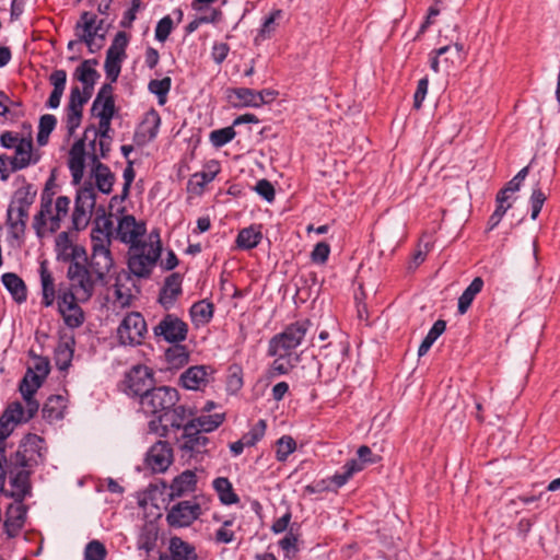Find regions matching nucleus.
Listing matches in <instances>:
<instances>
[{
	"instance_id": "obj_2",
	"label": "nucleus",
	"mask_w": 560,
	"mask_h": 560,
	"mask_svg": "<svg viewBox=\"0 0 560 560\" xmlns=\"http://www.w3.org/2000/svg\"><path fill=\"white\" fill-rule=\"evenodd\" d=\"M70 207V199L59 196L52 209L51 197H42L40 210L34 217L33 228L38 237H43L47 231L54 233L60 229V222L67 217Z\"/></svg>"
},
{
	"instance_id": "obj_61",
	"label": "nucleus",
	"mask_w": 560,
	"mask_h": 560,
	"mask_svg": "<svg viewBox=\"0 0 560 560\" xmlns=\"http://www.w3.org/2000/svg\"><path fill=\"white\" fill-rule=\"evenodd\" d=\"M161 124V117L155 109H151L147 113L145 118L142 122L143 126H149L148 129V138L150 140L154 139L159 132V127Z\"/></svg>"
},
{
	"instance_id": "obj_27",
	"label": "nucleus",
	"mask_w": 560,
	"mask_h": 560,
	"mask_svg": "<svg viewBox=\"0 0 560 560\" xmlns=\"http://www.w3.org/2000/svg\"><path fill=\"white\" fill-rule=\"evenodd\" d=\"M97 59L83 60L74 71V78L83 84V90L93 91L96 81L100 79V73L95 70Z\"/></svg>"
},
{
	"instance_id": "obj_25",
	"label": "nucleus",
	"mask_w": 560,
	"mask_h": 560,
	"mask_svg": "<svg viewBox=\"0 0 560 560\" xmlns=\"http://www.w3.org/2000/svg\"><path fill=\"white\" fill-rule=\"evenodd\" d=\"M103 214L97 215L95 218V226L91 231V243L92 248H96L98 246H103L109 248L112 245V229L113 222L112 220L105 215L104 210L102 209Z\"/></svg>"
},
{
	"instance_id": "obj_1",
	"label": "nucleus",
	"mask_w": 560,
	"mask_h": 560,
	"mask_svg": "<svg viewBox=\"0 0 560 560\" xmlns=\"http://www.w3.org/2000/svg\"><path fill=\"white\" fill-rule=\"evenodd\" d=\"M36 198V190L31 184H25L14 191L9 205L7 217L10 233L14 238H21L25 234L28 211Z\"/></svg>"
},
{
	"instance_id": "obj_5",
	"label": "nucleus",
	"mask_w": 560,
	"mask_h": 560,
	"mask_svg": "<svg viewBox=\"0 0 560 560\" xmlns=\"http://www.w3.org/2000/svg\"><path fill=\"white\" fill-rule=\"evenodd\" d=\"M179 400L176 388L170 386H153L152 389L144 395L139 401L141 410L151 416H155V420H160V416H164L170 409L175 407Z\"/></svg>"
},
{
	"instance_id": "obj_26",
	"label": "nucleus",
	"mask_w": 560,
	"mask_h": 560,
	"mask_svg": "<svg viewBox=\"0 0 560 560\" xmlns=\"http://www.w3.org/2000/svg\"><path fill=\"white\" fill-rule=\"evenodd\" d=\"M220 172V165L217 161H210L205 170L191 175L188 180V190L196 195H201L205 187L211 183Z\"/></svg>"
},
{
	"instance_id": "obj_17",
	"label": "nucleus",
	"mask_w": 560,
	"mask_h": 560,
	"mask_svg": "<svg viewBox=\"0 0 560 560\" xmlns=\"http://www.w3.org/2000/svg\"><path fill=\"white\" fill-rule=\"evenodd\" d=\"M90 148L91 152H89V158L92 162V176L95 179V185L101 192L108 195L113 190L116 179L115 175L106 164L98 161L95 150V140L90 142Z\"/></svg>"
},
{
	"instance_id": "obj_28",
	"label": "nucleus",
	"mask_w": 560,
	"mask_h": 560,
	"mask_svg": "<svg viewBox=\"0 0 560 560\" xmlns=\"http://www.w3.org/2000/svg\"><path fill=\"white\" fill-rule=\"evenodd\" d=\"M197 486V476L192 470H185L175 477L171 485L172 498H179L184 494L194 492Z\"/></svg>"
},
{
	"instance_id": "obj_60",
	"label": "nucleus",
	"mask_w": 560,
	"mask_h": 560,
	"mask_svg": "<svg viewBox=\"0 0 560 560\" xmlns=\"http://www.w3.org/2000/svg\"><path fill=\"white\" fill-rule=\"evenodd\" d=\"M92 212V209L74 205V210L72 213V222L74 228L77 230L84 229L90 222Z\"/></svg>"
},
{
	"instance_id": "obj_52",
	"label": "nucleus",
	"mask_w": 560,
	"mask_h": 560,
	"mask_svg": "<svg viewBox=\"0 0 560 560\" xmlns=\"http://www.w3.org/2000/svg\"><path fill=\"white\" fill-rule=\"evenodd\" d=\"M291 354H276L277 359L273 360L272 364L269 369V375L270 377L279 376L288 374L292 368L293 364L290 360Z\"/></svg>"
},
{
	"instance_id": "obj_31",
	"label": "nucleus",
	"mask_w": 560,
	"mask_h": 560,
	"mask_svg": "<svg viewBox=\"0 0 560 560\" xmlns=\"http://www.w3.org/2000/svg\"><path fill=\"white\" fill-rule=\"evenodd\" d=\"M40 283H42V304L45 307L52 306L56 300V290L52 275L47 268L46 261H43L39 267Z\"/></svg>"
},
{
	"instance_id": "obj_38",
	"label": "nucleus",
	"mask_w": 560,
	"mask_h": 560,
	"mask_svg": "<svg viewBox=\"0 0 560 560\" xmlns=\"http://www.w3.org/2000/svg\"><path fill=\"white\" fill-rule=\"evenodd\" d=\"M11 486L15 489L12 497H14L18 502H22L31 491L30 471L25 469L16 471L11 478Z\"/></svg>"
},
{
	"instance_id": "obj_37",
	"label": "nucleus",
	"mask_w": 560,
	"mask_h": 560,
	"mask_svg": "<svg viewBox=\"0 0 560 560\" xmlns=\"http://www.w3.org/2000/svg\"><path fill=\"white\" fill-rule=\"evenodd\" d=\"M213 488L217 491L220 501L225 505L235 504L240 501L234 492L232 483L225 477H218L213 480Z\"/></svg>"
},
{
	"instance_id": "obj_62",
	"label": "nucleus",
	"mask_w": 560,
	"mask_h": 560,
	"mask_svg": "<svg viewBox=\"0 0 560 560\" xmlns=\"http://www.w3.org/2000/svg\"><path fill=\"white\" fill-rule=\"evenodd\" d=\"M535 164V160H532L530 164L523 167L521 171H518V173L510 180L506 183V185L504 186V188L509 191V192H515V191H518L523 182L525 180V178L527 177L528 175V172H529V167L532 165Z\"/></svg>"
},
{
	"instance_id": "obj_46",
	"label": "nucleus",
	"mask_w": 560,
	"mask_h": 560,
	"mask_svg": "<svg viewBox=\"0 0 560 560\" xmlns=\"http://www.w3.org/2000/svg\"><path fill=\"white\" fill-rule=\"evenodd\" d=\"M342 469L343 472L336 474L330 479V482H332L337 488H340L343 485H346L353 474L361 471L362 465L359 464V462L353 458L348 460L342 467Z\"/></svg>"
},
{
	"instance_id": "obj_23",
	"label": "nucleus",
	"mask_w": 560,
	"mask_h": 560,
	"mask_svg": "<svg viewBox=\"0 0 560 560\" xmlns=\"http://www.w3.org/2000/svg\"><path fill=\"white\" fill-rule=\"evenodd\" d=\"M26 520V506L22 502L10 504L5 512L3 523L4 532L10 538L16 537L24 526Z\"/></svg>"
},
{
	"instance_id": "obj_59",
	"label": "nucleus",
	"mask_w": 560,
	"mask_h": 560,
	"mask_svg": "<svg viewBox=\"0 0 560 560\" xmlns=\"http://www.w3.org/2000/svg\"><path fill=\"white\" fill-rule=\"evenodd\" d=\"M266 431V421L259 420L242 439L247 446H254L264 435Z\"/></svg>"
},
{
	"instance_id": "obj_34",
	"label": "nucleus",
	"mask_w": 560,
	"mask_h": 560,
	"mask_svg": "<svg viewBox=\"0 0 560 560\" xmlns=\"http://www.w3.org/2000/svg\"><path fill=\"white\" fill-rule=\"evenodd\" d=\"M172 558L161 557L160 560H197L195 548L178 537H173L170 542Z\"/></svg>"
},
{
	"instance_id": "obj_64",
	"label": "nucleus",
	"mask_w": 560,
	"mask_h": 560,
	"mask_svg": "<svg viewBox=\"0 0 560 560\" xmlns=\"http://www.w3.org/2000/svg\"><path fill=\"white\" fill-rule=\"evenodd\" d=\"M330 253V247L325 242H319L315 245L314 249L311 253V259L316 264H324L327 261Z\"/></svg>"
},
{
	"instance_id": "obj_53",
	"label": "nucleus",
	"mask_w": 560,
	"mask_h": 560,
	"mask_svg": "<svg viewBox=\"0 0 560 560\" xmlns=\"http://www.w3.org/2000/svg\"><path fill=\"white\" fill-rule=\"evenodd\" d=\"M71 241L66 232L58 235L56 240V249L58 260L68 262L71 260V249L73 248Z\"/></svg>"
},
{
	"instance_id": "obj_6",
	"label": "nucleus",
	"mask_w": 560,
	"mask_h": 560,
	"mask_svg": "<svg viewBox=\"0 0 560 560\" xmlns=\"http://www.w3.org/2000/svg\"><path fill=\"white\" fill-rule=\"evenodd\" d=\"M67 278L69 287L61 288V292H71L81 302L90 301L98 281L93 277L92 271L83 264L72 262L68 267Z\"/></svg>"
},
{
	"instance_id": "obj_10",
	"label": "nucleus",
	"mask_w": 560,
	"mask_h": 560,
	"mask_svg": "<svg viewBox=\"0 0 560 560\" xmlns=\"http://www.w3.org/2000/svg\"><path fill=\"white\" fill-rule=\"evenodd\" d=\"M148 332L144 317L139 312L128 313L117 328L120 345L139 346Z\"/></svg>"
},
{
	"instance_id": "obj_8",
	"label": "nucleus",
	"mask_w": 560,
	"mask_h": 560,
	"mask_svg": "<svg viewBox=\"0 0 560 560\" xmlns=\"http://www.w3.org/2000/svg\"><path fill=\"white\" fill-rule=\"evenodd\" d=\"M103 21H96V16L83 12L74 26V34L78 42L84 43L89 51L97 52L104 45L105 34L102 31Z\"/></svg>"
},
{
	"instance_id": "obj_41",
	"label": "nucleus",
	"mask_w": 560,
	"mask_h": 560,
	"mask_svg": "<svg viewBox=\"0 0 560 560\" xmlns=\"http://www.w3.org/2000/svg\"><path fill=\"white\" fill-rule=\"evenodd\" d=\"M35 465H38V460L34 454L26 453L25 450L20 448L16 453L10 457L9 460V472L14 474L15 468H31Z\"/></svg>"
},
{
	"instance_id": "obj_33",
	"label": "nucleus",
	"mask_w": 560,
	"mask_h": 560,
	"mask_svg": "<svg viewBox=\"0 0 560 560\" xmlns=\"http://www.w3.org/2000/svg\"><path fill=\"white\" fill-rule=\"evenodd\" d=\"M74 338L72 336L61 338L55 351V362L59 370H67L73 358Z\"/></svg>"
},
{
	"instance_id": "obj_12",
	"label": "nucleus",
	"mask_w": 560,
	"mask_h": 560,
	"mask_svg": "<svg viewBox=\"0 0 560 560\" xmlns=\"http://www.w3.org/2000/svg\"><path fill=\"white\" fill-rule=\"evenodd\" d=\"M156 338L170 343H178L187 338V324L174 314H166L160 323L153 327Z\"/></svg>"
},
{
	"instance_id": "obj_56",
	"label": "nucleus",
	"mask_w": 560,
	"mask_h": 560,
	"mask_svg": "<svg viewBox=\"0 0 560 560\" xmlns=\"http://www.w3.org/2000/svg\"><path fill=\"white\" fill-rule=\"evenodd\" d=\"M106 555L104 544L98 540H92L85 546L84 560H105Z\"/></svg>"
},
{
	"instance_id": "obj_14",
	"label": "nucleus",
	"mask_w": 560,
	"mask_h": 560,
	"mask_svg": "<svg viewBox=\"0 0 560 560\" xmlns=\"http://www.w3.org/2000/svg\"><path fill=\"white\" fill-rule=\"evenodd\" d=\"M179 448L189 458L208 453L210 440L205 433L198 431L194 423L185 425V431L178 439Z\"/></svg>"
},
{
	"instance_id": "obj_40",
	"label": "nucleus",
	"mask_w": 560,
	"mask_h": 560,
	"mask_svg": "<svg viewBox=\"0 0 560 560\" xmlns=\"http://www.w3.org/2000/svg\"><path fill=\"white\" fill-rule=\"evenodd\" d=\"M446 323L443 319H438L424 339L422 340L421 345L418 349V355L422 357L428 353L432 345L435 342V340L445 331Z\"/></svg>"
},
{
	"instance_id": "obj_50",
	"label": "nucleus",
	"mask_w": 560,
	"mask_h": 560,
	"mask_svg": "<svg viewBox=\"0 0 560 560\" xmlns=\"http://www.w3.org/2000/svg\"><path fill=\"white\" fill-rule=\"evenodd\" d=\"M43 380H40L37 375L33 374V370L31 368L27 369L25 375L23 376L19 389L21 394L35 395L37 389L42 386Z\"/></svg>"
},
{
	"instance_id": "obj_15",
	"label": "nucleus",
	"mask_w": 560,
	"mask_h": 560,
	"mask_svg": "<svg viewBox=\"0 0 560 560\" xmlns=\"http://www.w3.org/2000/svg\"><path fill=\"white\" fill-rule=\"evenodd\" d=\"M174 460L173 448L167 441L155 442L147 452L144 464L154 474L165 472Z\"/></svg>"
},
{
	"instance_id": "obj_7",
	"label": "nucleus",
	"mask_w": 560,
	"mask_h": 560,
	"mask_svg": "<svg viewBox=\"0 0 560 560\" xmlns=\"http://www.w3.org/2000/svg\"><path fill=\"white\" fill-rule=\"evenodd\" d=\"M155 385L152 369L138 364L132 366L121 382V390L129 397L138 398V401Z\"/></svg>"
},
{
	"instance_id": "obj_29",
	"label": "nucleus",
	"mask_w": 560,
	"mask_h": 560,
	"mask_svg": "<svg viewBox=\"0 0 560 560\" xmlns=\"http://www.w3.org/2000/svg\"><path fill=\"white\" fill-rule=\"evenodd\" d=\"M235 96L236 102L233 105L236 107H260L265 104L261 94L248 88H237L230 91L229 97Z\"/></svg>"
},
{
	"instance_id": "obj_48",
	"label": "nucleus",
	"mask_w": 560,
	"mask_h": 560,
	"mask_svg": "<svg viewBox=\"0 0 560 560\" xmlns=\"http://www.w3.org/2000/svg\"><path fill=\"white\" fill-rule=\"evenodd\" d=\"M128 43H129V37H128L127 33L124 31L118 32L115 35L109 48L107 49L106 55L126 59V57H127L126 48L128 46Z\"/></svg>"
},
{
	"instance_id": "obj_42",
	"label": "nucleus",
	"mask_w": 560,
	"mask_h": 560,
	"mask_svg": "<svg viewBox=\"0 0 560 560\" xmlns=\"http://www.w3.org/2000/svg\"><path fill=\"white\" fill-rule=\"evenodd\" d=\"M57 125V118L51 114L40 116L37 132V143L44 147L48 143L49 136Z\"/></svg>"
},
{
	"instance_id": "obj_36",
	"label": "nucleus",
	"mask_w": 560,
	"mask_h": 560,
	"mask_svg": "<svg viewBox=\"0 0 560 560\" xmlns=\"http://www.w3.org/2000/svg\"><path fill=\"white\" fill-rule=\"evenodd\" d=\"M262 234L257 226L241 230L236 237V245L241 249H253L261 242Z\"/></svg>"
},
{
	"instance_id": "obj_39",
	"label": "nucleus",
	"mask_w": 560,
	"mask_h": 560,
	"mask_svg": "<svg viewBox=\"0 0 560 560\" xmlns=\"http://www.w3.org/2000/svg\"><path fill=\"white\" fill-rule=\"evenodd\" d=\"M224 418V413H214L199 417L194 416L190 423H194L198 431L208 433L219 428L223 423Z\"/></svg>"
},
{
	"instance_id": "obj_4",
	"label": "nucleus",
	"mask_w": 560,
	"mask_h": 560,
	"mask_svg": "<svg viewBox=\"0 0 560 560\" xmlns=\"http://www.w3.org/2000/svg\"><path fill=\"white\" fill-rule=\"evenodd\" d=\"M311 326L312 323L307 318L288 325L270 339L268 354H291L292 350L302 343Z\"/></svg>"
},
{
	"instance_id": "obj_11",
	"label": "nucleus",
	"mask_w": 560,
	"mask_h": 560,
	"mask_svg": "<svg viewBox=\"0 0 560 560\" xmlns=\"http://www.w3.org/2000/svg\"><path fill=\"white\" fill-rule=\"evenodd\" d=\"M80 303L82 302L78 296H74L71 292H61V288H59L57 295L58 312L66 326L71 329L79 328L85 320Z\"/></svg>"
},
{
	"instance_id": "obj_24",
	"label": "nucleus",
	"mask_w": 560,
	"mask_h": 560,
	"mask_svg": "<svg viewBox=\"0 0 560 560\" xmlns=\"http://www.w3.org/2000/svg\"><path fill=\"white\" fill-rule=\"evenodd\" d=\"M182 283L183 276L178 272H173L165 278L159 295V302L165 310L171 308L182 294Z\"/></svg>"
},
{
	"instance_id": "obj_32",
	"label": "nucleus",
	"mask_w": 560,
	"mask_h": 560,
	"mask_svg": "<svg viewBox=\"0 0 560 560\" xmlns=\"http://www.w3.org/2000/svg\"><path fill=\"white\" fill-rule=\"evenodd\" d=\"M66 399L61 395H51L45 401L42 408L43 418L47 421H56L63 418L66 410Z\"/></svg>"
},
{
	"instance_id": "obj_16",
	"label": "nucleus",
	"mask_w": 560,
	"mask_h": 560,
	"mask_svg": "<svg viewBox=\"0 0 560 560\" xmlns=\"http://www.w3.org/2000/svg\"><path fill=\"white\" fill-rule=\"evenodd\" d=\"M555 172V167H552L551 165L547 167L544 166L538 172V179L535 182L533 186L532 195L529 198V203L532 208L530 218L533 220L537 219L545 201L547 200V195L544 191V188L551 185Z\"/></svg>"
},
{
	"instance_id": "obj_18",
	"label": "nucleus",
	"mask_w": 560,
	"mask_h": 560,
	"mask_svg": "<svg viewBox=\"0 0 560 560\" xmlns=\"http://www.w3.org/2000/svg\"><path fill=\"white\" fill-rule=\"evenodd\" d=\"M147 228L144 222H138L131 214L124 215L117 226V238L128 244L129 247L133 245H141L145 243L141 237L145 234Z\"/></svg>"
},
{
	"instance_id": "obj_9",
	"label": "nucleus",
	"mask_w": 560,
	"mask_h": 560,
	"mask_svg": "<svg viewBox=\"0 0 560 560\" xmlns=\"http://www.w3.org/2000/svg\"><path fill=\"white\" fill-rule=\"evenodd\" d=\"M195 412L192 409L184 405H175L164 416H160V420H151L149 428L160 436H166L168 427L175 430L185 431V425L191 422Z\"/></svg>"
},
{
	"instance_id": "obj_13",
	"label": "nucleus",
	"mask_w": 560,
	"mask_h": 560,
	"mask_svg": "<svg viewBox=\"0 0 560 560\" xmlns=\"http://www.w3.org/2000/svg\"><path fill=\"white\" fill-rule=\"evenodd\" d=\"M14 154L9 156L10 171L12 173L27 168L39 162L42 154L34 149L33 136L30 130L25 139H21L19 144L13 149Z\"/></svg>"
},
{
	"instance_id": "obj_44",
	"label": "nucleus",
	"mask_w": 560,
	"mask_h": 560,
	"mask_svg": "<svg viewBox=\"0 0 560 560\" xmlns=\"http://www.w3.org/2000/svg\"><path fill=\"white\" fill-rule=\"evenodd\" d=\"M44 439L36 434H27L22 443L20 444V448H23L28 454H34L38 460V464L44 460L43 451Z\"/></svg>"
},
{
	"instance_id": "obj_55",
	"label": "nucleus",
	"mask_w": 560,
	"mask_h": 560,
	"mask_svg": "<svg viewBox=\"0 0 560 560\" xmlns=\"http://www.w3.org/2000/svg\"><path fill=\"white\" fill-rule=\"evenodd\" d=\"M125 59L113 57L109 55H106L105 62H104V70L106 73L107 79L110 82H116L120 71H121V63Z\"/></svg>"
},
{
	"instance_id": "obj_47",
	"label": "nucleus",
	"mask_w": 560,
	"mask_h": 560,
	"mask_svg": "<svg viewBox=\"0 0 560 560\" xmlns=\"http://www.w3.org/2000/svg\"><path fill=\"white\" fill-rule=\"evenodd\" d=\"M96 205V192L92 184L83 185L77 192L75 206L94 210Z\"/></svg>"
},
{
	"instance_id": "obj_21",
	"label": "nucleus",
	"mask_w": 560,
	"mask_h": 560,
	"mask_svg": "<svg viewBox=\"0 0 560 560\" xmlns=\"http://www.w3.org/2000/svg\"><path fill=\"white\" fill-rule=\"evenodd\" d=\"M90 267L96 280L101 282L104 281L105 277L114 267V258L110 248L103 247L102 245L92 248Z\"/></svg>"
},
{
	"instance_id": "obj_49",
	"label": "nucleus",
	"mask_w": 560,
	"mask_h": 560,
	"mask_svg": "<svg viewBox=\"0 0 560 560\" xmlns=\"http://www.w3.org/2000/svg\"><path fill=\"white\" fill-rule=\"evenodd\" d=\"M92 95V92L89 90H80L79 86H73L70 92L69 103L67 108L72 110L83 112V106L88 103Z\"/></svg>"
},
{
	"instance_id": "obj_3",
	"label": "nucleus",
	"mask_w": 560,
	"mask_h": 560,
	"mask_svg": "<svg viewBox=\"0 0 560 560\" xmlns=\"http://www.w3.org/2000/svg\"><path fill=\"white\" fill-rule=\"evenodd\" d=\"M161 243L152 241L141 245L130 246L128 249V268L138 278H148L161 256Z\"/></svg>"
},
{
	"instance_id": "obj_57",
	"label": "nucleus",
	"mask_w": 560,
	"mask_h": 560,
	"mask_svg": "<svg viewBox=\"0 0 560 560\" xmlns=\"http://www.w3.org/2000/svg\"><path fill=\"white\" fill-rule=\"evenodd\" d=\"M2 415L4 417H7L10 421H12L14 425L28 421L25 419L26 416H25L24 407L19 401H14V402L10 404Z\"/></svg>"
},
{
	"instance_id": "obj_45",
	"label": "nucleus",
	"mask_w": 560,
	"mask_h": 560,
	"mask_svg": "<svg viewBox=\"0 0 560 560\" xmlns=\"http://www.w3.org/2000/svg\"><path fill=\"white\" fill-rule=\"evenodd\" d=\"M172 86V79L165 77L161 80H151L149 82V91L158 96L159 105H164L167 101V94Z\"/></svg>"
},
{
	"instance_id": "obj_43",
	"label": "nucleus",
	"mask_w": 560,
	"mask_h": 560,
	"mask_svg": "<svg viewBox=\"0 0 560 560\" xmlns=\"http://www.w3.org/2000/svg\"><path fill=\"white\" fill-rule=\"evenodd\" d=\"M214 306L212 303L205 300L196 302L190 307V315L197 323L207 324L213 316Z\"/></svg>"
},
{
	"instance_id": "obj_58",
	"label": "nucleus",
	"mask_w": 560,
	"mask_h": 560,
	"mask_svg": "<svg viewBox=\"0 0 560 560\" xmlns=\"http://www.w3.org/2000/svg\"><path fill=\"white\" fill-rule=\"evenodd\" d=\"M168 363L174 366H180L188 362L189 354L183 346H175L170 348L166 353Z\"/></svg>"
},
{
	"instance_id": "obj_20",
	"label": "nucleus",
	"mask_w": 560,
	"mask_h": 560,
	"mask_svg": "<svg viewBox=\"0 0 560 560\" xmlns=\"http://www.w3.org/2000/svg\"><path fill=\"white\" fill-rule=\"evenodd\" d=\"M214 370L207 365H195L187 369L180 376L182 385L191 390L206 387L211 381Z\"/></svg>"
},
{
	"instance_id": "obj_63",
	"label": "nucleus",
	"mask_w": 560,
	"mask_h": 560,
	"mask_svg": "<svg viewBox=\"0 0 560 560\" xmlns=\"http://www.w3.org/2000/svg\"><path fill=\"white\" fill-rule=\"evenodd\" d=\"M173 30V20L171 16L166 15L163 19H161L155 27V38L156 40L163 43L167 39L171 32Z\"/></svg>"
},
{
	"instance_id": "obj_35",
	"label": "nucleus",
	"mask_w": 560,
	"mask_h": 560,
	"mask_svg": "<svg viewBox=\"0 0 560 560\" xmlns=\"http://www.w3.org/2000/svg\"><path fill=\"white\" fill-rule=\"evenodd\" d=\"M483 280L480 277H476L471 283L464 290L462 295L458 298L457 310L459 314H465L470 307L476 295L482 290Z\"/></svg>"
},
{
	"instance_id": "obj_54",
	"label": "nucleus",
	"mask_w": 560,
	"mask_h": 560,
	"mask_svg": "<svg viewBox=\"0 0 560 560\" xmlns=\"http://www.w3.org/2000/svg\"><path fill=\"white\" fill-rule=\"evenodd\" d=\"M236 132L233 126L217 129L211 131L210 141L213 147L221 148L232 141L235 137Z\"/></svg>"
},
{
	"instance_id": "obj_22",
	"label": "nucleus",
	"mask_w": 560,
	"mask_h": 560,
	"mask_svg": "<svg viewBox=\"0 0 560 560\" xmlns=\"http://www.w3.org/2000/svg\"><path fill=\"white\" fill-rule=\"evenodd\" d=\"M85 155V139H79L72 144L68 160V167L74 184H79L83 178Z\"/></svg>"
},
{
	"instance_id": "obj_51",
	"label": "nucleus",
	"mask_w": 560,
	"mask_h": 560,
	"mask_svg": "<svg viewBox=\"0 0 560 560\" xmlns=\"http://www.w3.org/2000/svg\"><path fill=\"white\" fill-rule=\"evenodd\" d=\"M296 448V442L292 436L283 435L276 443V457L284 462Z\"/></svg>"
},
{
	"instance_id": "obj_19",
	"label": "nucleus",
	"mask_w": 560,
	"mask_h": 560,
	"mask_svg": "<svg viewBox=\"0 0 560 560\" xmlns=\"http://www.w3.org/2000/svg\"><path fill=\"white\" fill-rule=\"evenodd\" d=\"M200 511L198 503L182 501L171 509L166 518L171 526L186 527L199 517Z\"/></svg>"
},
{
	"instance_id": "obj_30",
	"label": "nucleus",
	"mask_w": 560,
	"mask_h": 560,
	"mask_svg": "<svg viewBox=\"0 0 560 560\" xmlns=\"http://www.w3.org/2000/svg\"><path fill=\"white\" fill-rule=\"evenodd\" d=\"M1 280L16 303L21 304L26 301L27 289L21 277L13 272H7L2 275Z\"/></svg>"
}]
</instances>
